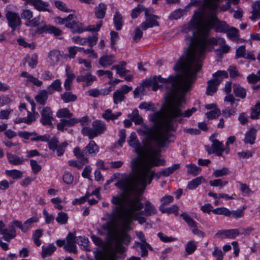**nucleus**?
<instances>
[{
	"mask_svg": "<svg viewBox=\"0 0 260 260\" xmlns=\"http://www.w3.org/2000/svg\"><path fill=\"white\" fill-rule=\"evenodd\" d=\"M174 70L180 71L181 73L176 76L171 75L168 78L155 76L152 78L151 86L154 91L158 88H165L166 107L165 111L167 120L165 127L169 129L174 128L172 124L173 121H180L181 117H189L197 111V108L193 107L183 111V93L190 89L191 84L196 80L195 72L192 71L183 56L178 60Z\"/></svg>",
	"mask_w": 260,
	"mask_h": 260,
	"instance_id": "nucleus-1",
	"label": "nucleus"
},
{
	"mask_svg": "<svg viewBox=\"0 0 260 260\" xmlns=\"http://www.w3.org/2000/svg\"><path fill=\"white\" fill-rule=\"evenodd\" d=\"M113 197L111 203L115 205L112 208V217L113 220L119 219L123 222V227L125 230H131V224L134 220H137L142 224L146 221L144 217L138 215L137 211H140L144 207L141 203V198L137 196L135 198H123Z\"/></svg>",
	"mask_w": 260,
	"mask_h": 260,
	"instance_id": "nucleus-2",
	"label": "nucleus"
},
{
	"mask_svg": "<svg viewBox=\"0 0 260 260\" xmlns=\"http://www.w3.org/2000/svg\"><path fill=\"white\" fill-rule=\"evenodd\" d=\"M207 37L201 35L196 37L193 32L191 36L186 37L190 42L186 55L183 57L192 71L195 72L196 76L202 68L201 61L207 47L217 44L221 46L225 43L224 39L222 38H208Z\"/></svg>",
	"mask_w": 260,
	"mask_h": 260,
	"instance_id": "nucleus-3",
	"label": "nucleus"
},
{
	"mask_svg": "<svg viewBox=\"0 0 260 260\" xmlns=\"http://www.w3.org/2000/svg\"><path fill=\"white\" fill-rule=\"evenodd\" d=\"M127 142L130 146L135 148L136 152L141 156L133 159L131 161V168L137 169L139 175L146 174L153 167L165 165V160L158 158L160 155L159 151L151 148L144 150L139 145L135 132L131 134Z\"/></svg>",
	"mask_w": 260,
	"mask_h": 260,
	"instance_id": "nucleus-4",
	"label": "nucleus"
},
{
	"mask_svg": "<svg viewBox=\"0 0 260 260\" xmlns=\"http://www.w3.org/2000/svg\"><path fill=\"white\" fill-rule=\"evenodd\" d=\"M151 119L155 123H158V127L157 130L153 132V129L151 127L143 126L140 132L144 135L151 137V140L155 143L156 146L159 148H162L166 146L170 142L172 141L169 140L172 137H174V135L170 133L171 131H175L176 127L174 123L178 122L181 123L183 121V118L181 117V120H174L172 122L173 126V129H169L165 127L167 123V118L166 116V111H165L163 115V120L161 121L162 118V114L160 111L156 112L150 115Z\"/></svg>",
	"mask_w": 260,
	"mask_h": 260,
	"instance_id": "nucleus-5",
	"label": "nucleus"
},
{
	"mask_svg": "<svg viewBox=\"0 0 260 260\" xmlns=\"http://www.w3.org/2000/svg\"><path fill=\"white\" fill-rule=\"evenodd\" d=\"M135 173V178L133 180L126 179L118 181L115 186L123 190L125 193H121L118 197H121L123 194L124 198H135L137 196L141 197L142 192L145 189L147 184H150L154 175V171L149 170L144 175H139L136 169L132 168Z\"/></svg>",
	"mask_w": 260,
	"mask_h": 260,
	"instance_id": "nucleus-6",
	"label": "nucleus"
},
{
	"mask_svg": "<svg viewBox=\"0 0 260 260\" xmlns=\"http://www.w3.org/2000/svg\"><path fill=\"white\" fill-rule=\"evenodd\" d=\"M206 5L211 12L208 15L206 21L198 20L195 24V28L199 35L208 36L212 28H215L217 32H225L229 27L225 21H220L217 17L215 11L218 8V4L220 0L216 3L217 8L215 9L209 8L207 0H205Z\"/></svg>",
	"mask_w": 260,
	"mask_h": 260,
	"instance_id": "nucleus-7",
	"label": "nucleus"
},
{
	"mask_svg": "<svg viewBox=\"0 0 260 260\" xmlns=\"http://www.w3.org/2000/svg\"><path fill=\"white\" fill-rule=\"evenodd\" d=\"M112 211L111 212V213L109 214L108 216L109 220L111 221V223L116 227H118L119 228L120 234L119 235H117L116 237L115 240H116V249H111L110 250H108L106 251L104 254L106 253L111 251V250H115L116 252L118 251L122 252L123 247L122 246V243L123 242H129L131 241V237L128 234H127V232L129 231L130 230H125L123 227V222L122 221H121L119 219H112Z\"/></svg>",
	"mask_w": 260,
	"mask_h": 260,
	"instance_id": "nucleus-8",
	"label": "nucleus"
},
{
	"mask_svg": "<svg viewBox=\"0 0 260 260\" xmlns=\"http://www.w3.org/2000/svg\"><path fill=\"white\" fill-rule=\"evenodd\" d=\"M213 79L208 81L206 93L212 95L217 90V87L223 78L228 77V73L225 71H218L213 74Z\"/></svg>",
	"mask_w": 260,
	"mask_h": 260,
	"instance_id": "nucleus-9",
	"label": "nucleus"
},
{
	"mask_svg": "<svg viewBox=\"0 0 260 260\" xmlns=\"http://www.w3.org/2000/svg\"><path fill=\"white\" fill-rule=\"evenodd\" d=\"M103 24L102 21H100L96 25H90L86 28H84L82 24L79 21H73L71 22H68L66 24V26L71 29L73 33H82L84 31H98Z\"/></svg>",
	"mask_w": 260,
	"mask_h": 260,
	"instance_id": "nucleus-10",
	"label": "nucleus"
},
{
	"mask_svg": "<svg viewBox=\"0 0 260 260\" xmlns=\"http://www.w3.org/2000/svg\"><path fill=\"white\" fill-rule=\"evenodd\" d=\"M5 17L8 21V26L12 28L13 31L21 25V18L18 13L12 11L7 10L6 11Z\"/></svg>",
	"mask_w": 260,
	"mask_h": 260,
	"instance_id": "nucleus-11",
	"label": "nucleus"
},
{
	"mask_svg": "<svg viewBox=\"0 0 260 260\" xmlns=\"http://www.w3.org/2000/svg\"><path fill=\"white\" fill-rule=\"evenodd\" d=\"M132 90V87L126 85H123L120 88L117 89L113 95V103L118 104L124 101L125 95Z\"/></svg>",
	"mask_w": 260,
	"mask_h": 260,
	"instance_id": "nucleus-12",
	"label": "nucleus"
},
{
	"mask_svg": "<svg viewBox=\"0 0 260 260\" xmlns=\"http://www.w3.org/2000/svg\"><path fill=\"white\" fill-rule=\"evenodd\" d=\"M41 122L44 125H51L53 120V112L49 107H44L41 112Z\"/></svg>",
	"mask_w": 260,
	"mask_h": 260,
	"instance_id": "nucleus-13",
	"label": "nucleus"
},
{
	"mask_svg": "<svg viewBox=\"0 0 260 260\" xmlns=\"http://www.w3.org/2000/svg\"><path fill=\"white\" fill-rule=\"evenodd\" d=\"M27 25L33 27L38 26V30L40 32H44V30H45V28L47 27V25L40 15L29 20Z\"/></svg>",
	"mask_w": 260,
	"mask_h": 260,
	"instance_id": "nucleus-14",
	"label": "nucleus"
},
{
	"mask_svg": "<svg viewBox=\"0 0 260 260\" xmlns=\"http://www.w3.org/2000/svg\"><path fill=\"white\" fill-rule=\"evenodd\" d=\"M78 122H79V120L76 118H70V119H61L57 123V127L58 130L63 132L65 126H72Z\"/></svg>",
	"mask_w": 260,
	"mask_h": 260,
	"instance_id": "nucleus-15",
	"label": "nucleus"
},
{
	"mask_svg": "<svg viewBox=\"0 0 260 260\" xmlns=\"http://www.w3.org/2000/svg\"><path fill=\"white\" fill-rule=\"evenodd\" d=\"M85 152V149L82 150L79 147H76L73 149V153L75 157L84 164L89 162L88 158L85 156L87 155Z\"/></svg>",
	"mask_w": 260,
	"mask_h": 260,
	"instance_id": "nucleus-16",
	"label": "nucleus"
},
{
	"mask_svg": "<svg viewBox=\"0 0 260 260\" xmlns=\"http://www.w3.org/2000/svg\"><path fill=\"white\" fill-rule=\"evenodd\" d=\"M76 80L77 82H85L86 83L83 85L84 87H85L91 85L96 80V77L88 73L85 75L77 76Z\"/></svg>",
	"mask_w": 260,
	"mask_h": 260,
	"instance_id": "nucleus-17",
	"label": "nucleus"
},
{
	"mask_svg": "<svg viewBox=\"0 0 260 260\" xmlns=\"http://www.w3.org/2000/svg\"><path fill=\"white\" fill-rule=\"evenodd\" d=\"M2 235L5 240L9 242L11 239L16 237V230L14 225L12 224L7 229H4Z\"/></svg>",
	"mask_w": 260,
	"mask_h": 260,
	"instance_id": "nucleus-18",
	"label": "nucleus"
},
{
	"mask_svg": "<svg viewBox=\"0 0 260 260\" xmlns=\"http://www.w3.org/2000/svg\"><path fill=\"white\" fill-rule=\"evenodd\" d=\"M85 154L94 156L99 151V147L94 141H90L85 147Z\"/></svg>",
	"mask_w": 260,
	"mask_h": 260,
	"instance_id": "nucleus-19",
	"label": "nucleus"
},
{
	"mask_svg": "<svg viewBox=\"0 0 260 260\" xmlns=\"http://www.w3.org/2000/svg\"><path fill=\"white\" fill-rule=\"evenodd\" d=\"M156 16H151L149 18H146L145 21L141 24V27L143 30L152 27L153 26H158V22L156 21Z\"/></svg>",
	"mask_w": 260,
	"mask_h": 260,
	"instance_id": "nucleus-20",
	"label": "nucleus"
},
{
	"mask_svg": "<svg viewBox=\"0 0 260 260\" xmlns=\"http://www.w3.org/2000/svg\"><path fill=\"white\" fill-rule=\"evenodd\" d=\"M61 82L59 79L54 80L48 87L47 91L49 94H53L55 91L60 92L61 90Z\"/></svg>",
	"mask_w": 260,
	"mask_h": 260,
	"instance_id": "nucleus-21",
	"label": "nucleus"
},
{
	"mask_svg": "<svg viewBox=\"0 0 260 260\" xmlns=\"http://www.w3.org/2000/svg\"><path fill=\"white\" fill-rule=\"evenodd\" d=\"M257 131L254 128H251L245 134L244 142L246 144H253L255 139Z\"/></svg>",
	"mask_w": 260,
	"mask_h": 260,
	"instance_id": "nucleus-22",
	"label": "nucleus"
},
{
	"mask_svg": "<svg viewBox=\"0 0 260 260\" xmlns=\"http://www.w3.org/2000/svg\"><path fill=\"white\" fill-rule=\"evenodd\" d=\"M233 92L236 96L244 99L246 95V90L240 84H233Z\"/></svg>",
	"mask_w": 260,
	"mask_h": 260,
	"instance_id": "nucleus-23",
	"label": "nucleus"
},
{
	"mask_svg": "<svg viewBox=\"0 0 260 260\" xmlns=\"http://www.w3.org/2000/svg\"><path fill=\"white\" fill-rule=\"evenodd\" d=\"M251 13L252 15L249 18L252 21H255L260 18V1L256 2L252 5V11Z\"/></svg>",
	"mask_w": 260,
	"mask_h": 260,
	"instance_id": "nucleus-24",
	"label": "nucleus"
},
{
	"mask_svg": "<svg viewBox=\"0 0 260 260\" xmlns=\"http://www.w3.org/2000/svg\"><path fill=\"white\" fill-rule=\"evenodd\" d=\"M92 126L98 136L103 133L106 129L105 123L101 120L93 121L92 123Z\"/></svg>",
	"mask_w": 260,
	"mask_h": 260,
	"instance_id": "nucleus-25",
	"label": "nucleus"
},
{
	"mask_svg": "<svg viewBox=\"0 0 260 260\" xmlns=\"http://www.w3.org/2000/svg\"><path fill=\"white\" fill-rule=\"evenodd\" d=\"M114 56L113 55L103 56L100 58L99 63L104 68L109 66L114 62Z\"/></svg>",
	"mask_w": 260,
	"mask_h": 260,
	"instance_id": "nucleus-26",
	"label": "nucleus"
},
{
	"mask_svg": "<svg viewBox=\"0 0 260 260\" xmlns=\"http://www.w3.org/2000/svg\"><path fill=\"white\" fill-rule=\"evenodd\" d=\"M107 6L104 3H100L98 7L95 8V16L98 19L103 18L106 14Z\"/></svg>",
	"mask_w": 260,
	"mask_h": 260,
	"instance_id": "nucleus-27",
	"label": "nucleus"
},
{
	"mask_svg": "<svg viewBox=\"0 0 260 260\" xmlns=\"http://www.w3.org/2000/svg\"><path fill=\"white\" fill-rule=\"evenodd\" d=\"M48 92L46 90L41 91L39 93L36 95L35 99L36 101L41 105H44L48 98Z\"/></svg>",
	"mask_w": 260,
	"mask_h": 260,
	"instance_id": "nucleus-28",
	"label": "nucleus"
},
{
	"mask_svg": "<svg viewBox=\"0 0 260 260\" xmlns=\"http://www.w3.org/2000/svg\"><path fill=\"white\" fill-rule=\"evenodd\" d=\"M56 248L53 244H50L48 246H42L41 255L43 258L51 255L56 250Z\"/></svg>",
	"mask_w": 260,
	"mask_h": 260,
	"instance_id": "nucleus-29",
	"label": "nucleus"
},
{
	"mask_svg": "<svg viewBox=\"0 0 260 260\" xmlns=\"http://www.w3.org/2000/svg\"><path fill=\"white\" fill-rule=\"evenodd\" d=\"M61 99L66 103L73 102L77 100V96L71 92L66 91L60 95Z\"/></svg>",
	"mask_w": 260,
	"mask_h": 260,
	"instance_id": "nucleus-30",
	"label": "nucleus"
},
{
	"mask_svg": "<svg viewBox=\"0 0 260 260\" xmlns=\"http://www.w3.org/2000/svg\"><path fill=\"white\" fill-rule=\"evenodd\" d=\"M113 22L116 30H119L121 29L123 25L122 18L118 12H116L114 15Z\"/></svg>",
	"mask_w": 260,
	"mask_h": 260,
	"instance_id": "nucleus-31",
	"label": "nucleus"
},
{
	"mask_svg": "<svg viewBox=\"0 0 260 260\" xmlns=\"http://www.w3.org/2000/svg\"><path fill=\"white\" fill-rule=\"evenodd\" d=\"M145 215L151 216L152 214H154L156 213L157 210L155 207L152 205L150 201H147L145 202Z\"/></svg>",
	"mask_w": 260,
	"mask_h": 260,
	"instance_id": "nucleus-32",
	"label": "nucleus"
},
{
	"mask_svg": "<svg viewBox=\"0 0 260 260\" xmlns=\"http://www.w3.org/2000/svg\"><path fill=\"white\" fill-rule=\"evenodd\" d=\"M8 158L9 162L14 165L22 164L25 160L24 158H20L16 155L11 154H8Z\"/></svg>",
	"mask_w": 260,
	"mask_h": 260,
	"instance_id": "nucleus-33",
	"label": "nucleus"
},
{
	"mask_svg": "<svg viewBox=\"0 0 260 260\" xmlns=\"http://www.w3.org/2000/svg\"><path fill=\"white\" fill-rule=\"evenodd\" d=\"M82 133L84 136H88L90 139L98 136L96 133L94 128L89 127H84L81 130Z\"/></svg>",
	"mask_w": 260,
	"mask_h": 260,
	"instance_id": "nucleus-34",
	"label": "nucleus"
},
{
	"mask_svg": "<svg viewBox=\"0 0 260 260\" xmlns=\"http://www.w3.org/2000/svg\"><path fill=\"white\" fill-rule=\"evenodd\" d=\"M128 116L131 121H134L136 124H139L143 121V118L139 115L137 109L134 110L133 113L129 114Z\"/></svg>",
	"mask_w": 260,
	"mask_h": 260,
	"instance_id": "nucleus-35",
	"label": "nucleus"
},
{
	"mask_svg": "<svg viewBox=\"0 0 260 260\" xmlns=\"http://www.w3.org/2000/svg\"><path fill=\"white\" fill-rule=\"evenodd\" d=\"M188 168L187 173L194 176L198 175L201 171V169L194 164H190L186 166Z\"/></svg>",
	"mask_w": 260,
	"mask_h": 260,
	"instance_id": "nucleus-36",
	"label": "nucleus"
},
{
	"mask_svg": "<svg viewBox=\"0 0 260 260\" xmlns=\"http://www.w3.org/2000/svg\"><path fill=\"white\" fill-rule=\"evenodd\" d=\"M203 181H205V179L203 177H197L188 182L187 188L189 189H194L201 184Z\"/></svg>",
	"mask_w": 260,
	"mask_h": 260,
	"instance_id": "nucleus-37",
	"label": "nucleus"
},
{
	"mask_svg": "<svg viewBox=\"0 0 260 260\" xmlns=\"http://www.w3.org/2000/svg\"><path fill=\"white\" fill-rule=\"evenodd\" d=\"M72 116L73 114L66 108L59 109L56 113V116L58 118L65 117L70 118Z\"/></svg>",
	"mask_w": 260,
	"mask_h": 260,
	"instance_id": "nucleus-38",
	"label": "nucleus"
},
{
	"mask_svg": "<svg viewBox=\"0 0 260 260\" xmlns=\"http://www.w3.org/2000/svg\"><path fill=\"white\" fill-rule=\"evenodd\" d=\"M56 221L60 224H64L68 222V216L66 213L60 211L58 213L57 216L56 218Z\"/></svg>",
	"mask_w": 260,
	"mask_h": 260,
	"instance_id": "nucleus-39",
	"label": "nucleus"
},
{
	"mask_svg": "<svg viewBox=\"0 0 260 260\" xmlns=\"http://www.w3.org/2000/svg\"><path fill=\"white\" fill-rule=\"evenodd\" d=\"M260 115V102H258L251 109L250 117L253 119H257Z\"/></svg>",
	"mask_w": 260,
	"mask_h": 260,
	"instance_id": "nucleus-40",
	"label": "nucleus"
},
{
	"mask_svg": "<svg viewBox=\"0 0 260 260\" xmlns=\"http://www.w3.org/2000/svg\"><path fill=\"white\" fill-rule=\"evenodd\" d=\"M227 36L232 40L237 39L239 38L238 30L235 27L228 28L226 31Z\"/></svg>",
	"mask_w": 260,
	"mask_h": 260,
	"instance_id": "nucleus-41",
	"label": "nucleus"
},
{
	"mask_svg": "<svg viewBox=\"0 0 260 260\" xmlns=\"http://www.w3.org/2000/svg\"><path fill=\"white\" fill-rule=\"evenodd\" d=\"M117 257L116 252L115 250H111L104 254L102 256L101 260H117Z\"/></svg>",
	"mask_w": 260,
	"mask_h": 260,
	"instance_id": "nucleus-42",
	"label": "nucleus"
},
{
	"mask_svg": "<svg viewBox=\"0 0 260 260\" xmlns=\"http://www.w3.org/2000/svg\"><path fill=\"white\" fill-rule=\"evenodd\" d=\"M6 174L13 179H19L22 177V172L17 170H7Z\"/></svg>",
	"mask_w": 260,
	"mask_h": 260,
	"instance_id": "nucleus-43",
	"label": "nucleus"
},
{
	"mask_svg": "<svg viewBox=\"0 0 260 260\" xmlns=\"http://www.w3.org/2000/svg\"><path fill=\"white\" fill-rule=\"evenodd\" d=\"M213 213L216 214L223 215L226 216H231V211L226 208H217L212 210Z\"/></svg>",
	"mask_w": 260,
	"mask_h": 260,
	"instance_id": "nucleus-44",
	"label": "nucleus"
},
{
	"mask_svg": "<svg viewBox=\"0 0 260 260\" xmlns=\"http://www.w3.org/2000/svg\"><path fill=\"white\" fill-rule=\"evenodd\" d=\"M48 32L50 34H53L55 36H58L61 35V30L53 26L49 25L45 28L44 32Z\"/></svg>",
	"mask_w": 260,
	"mask_h": 260,
	"instance_id": "nucleus-45",
	"label": "nucleus"
},
{
	"mask_svg": "<svg viewBox=\"0 0 260 260\" xmlns=\"http://www.w3.org/2000/svg\"><path fill=\"white\" fill-rule=\"evenodd\" d=\"M62 179L65 183L70 185L73 182L74 176L72 175L71 173L69 172H66L62 176Z\"/></svg>",
	"mask_w": 260,
	"mask_h": 260,
	"instance_id": "nucleus-46",
	"label": "nucleus"
},
{
	"mask_svg": "<svg viewBox=\"0 0 260 260\" xmlns=\"http://www.w3.org/2000/svg\"><path fill=\"white\" fill-rule=\"evenodd\" d=\"M230 170L227 168H223L220 170H216L213 174L216 177H222L230 174Z\"/></svg>",
	"mask_w": 260,
	"mask_h": 260,
	"instance_id": "nucleus-47",
	"label": "nucleus"
},
{
	"mask_svg": "<svg viewBox=\"0 0 260 260\" xmlns=\"http://www.w3.org/2000/svg\"><path fill=\"white\" fill-rule=\"evenodd\" d=\"M138 244L140 246V249L141 250V256L144 257L148 255V250L147 248H149L150 250H152V248L151 246L147 243V245H146L144 243H140V242L138 243Z\"/></svg>",
	"mask_w": 260,
	"mask_h": 260,
	"instance_id": "nucleus-48",
	"label": "nucleus"
},
{
	"mask_svg": "<svg viewBox=\"0 0 260 260\" xmlns=\"http://www.w3.org/2000/svg\"><path fill=\"white\" fill-rule=\"evenodd\" d=\"M182 218L187 222L189 226L191 227L196 226V223L188 215L183 213L181 215Z\"/></svg>",
	"mask_w": 260,
	"mask_h": 260,
	"instance_id": "nucleus-49",
	"label": "nucleus"
},
{
	"mask_svg": "<svg viewBox=\"0 0 260 260\" xmlns=\"http://www.w3.org/2000/svg\"><path fill=\"white\" fill-rule=\"evenodd\" d=\"M196 248L197 246L194 242L190 241L186 244L185 251L188 254H190L196 250Z\"/></svg>",
	"mask_w": 260,
	"mask_h": 260,
	"instance_id": "nucleus-50",
	"label": "nucleus"
},
{
	"mask_svg": "<svg viewBox=\"0 0 260 260\" xmlns=\"http://www.w3.org/2000/svg\"><path fill=\"white\" fill-rule=\"evenodd\" d=\"M111 69L112 70L115 69L116 70V73L120 76H123L129 72V71L126 70L125 68H120V65L113 66L112 67Z\"/></svg>",
	"mask_w": 260,
	"mask_h": 260,
	"instance_id": "nucleus-51",
	"label": "nucleus"
},
{
	"mask_svg": "<svg viewBox=\"0 0 260 260\" xmlns=\"http://www.w3.org/2000/svg\"><path fill=\"white\" fill-rule=\"evenodd\" d=\"M185 11L183 10L178 9L173 12L170 16V18L172 19H177L182 17Z\"/></svg>",
	"mask_w": 260,
	"mask_h": 260,
	"instance_id": "nucleus-52",
	"label": "nucleus"
},
{
	"mask_svg": "<svg viewBox=\"0 0 260 260\" xmlns=\"http://www.w3.org/2000/svg\"><path fill=\"white\" fill-rule=\"evenodd\" d=\"M38 218L36 217H32L28 219H27L24 222V225L25 228V232L27 231V230L30 228L31 226V224L33 223L37 222L38 221Z\"/></svg>",
	"mask_w": 260,
	"mask_h": 260,
	"instance_id": "nucleus-53",
	"label": "nucleus"
},
{
	"mask_svg": "<svg viewBox=\"0 0 260 260\" xmlns=\"http://www.w3.org/2000/svg\"><path fill=\"white\" fill-rule=\"evenodd\" d=\"M144 10V8L142 5H138V7L133 10L131 16L133 19L136 18L139 14Z\"/></svg>",
	"mask_w": 260,
	"mask_h": 260,
	"instance_id": "nucleus-54",
	"label": "nucleus"
},
{
	"mask_svg": "<svg viewBox=\"0 0 260 260\" xmlns=\"http://www.w3.org/2000/svg\"><path fill=\"white\" fill-rule=\"evenodd\" d=\"M86 40H87L88 46L92 47L97 43L98 40V34L96 33L92 36H89L87 38H86Z\"/></svg>",
	"mask_w": 260,
	"mask_h": 260,
	"instance_id": "nucleus-55",
	"label": "nucleus"
},
{
	"mask_svg": "<svg viewBox=\"0 0 260 260\" xmlns=\"http://www.w3.org/2000/svg\"><path fill=\"white\" fill-rule=\"evenodd\" d=\"M246 54V48L244 45L240 46L236 49L235 58L243 57Z\"/></svg>",
	"mask_w": 260,
	"mask_h": 260,
	"instance_id": "nucleus-56",
	"label": "nucleus"
},
{
	"mask_svg": "<svg viewBox=\"0 0 260 260\" xmlns=\"http://www.w3.org/2000/svg\"><path fill=\"white\" fill-rule=\"evenodd\" d=\"M212 147L213 148L212 151H216L224 149V146L222 143L219 141L217 139H213L212 140Z\"/></svg>",
	"mask_w": 260,
	"mask_h": 260,
	"instance_id": "nucleus-57",
	"label": "nucleus"
},
{
	"mask_svg": "<svg viewBox=\"0 0 260 260\" xmlns=\"http://www.w3.org/2000/svg\"><path fill=\"white\" fill-rule=\"evenodd\" d=\"M30 162L32 172L34 174H36L41 171L42 167L40 165L38 164L36 160L31 159Z\"/></svg>",
	"mask_w": 260,
	"mask_h": 260,
	"instance_id": "nucleus-58",
	"label": "nucleus"
},
{
	"mask_svg": "<svg viewBox=\"0 0 260 260\" xmlns=\"http://www.w3.org/2000/svg\"><path fill=\"white\" fill-rule=\"evenodd\" d=\"M157 236L161 241L165 243L173 242L176 240V238L172 237H167L161 232L158 233Z\"/></svg>",
	"mask_w": 260,
	"mask_h": 260,
	"instance_id": "nucleus-59",
	"label": "nucleus"
},
{
	"mask_svg": "<svg viewBox=\"0 0 260 260\" xmlns=\"http://www.w3.org/2000/svg\"><path fill=\"white\" fill-rule=\"evenodd\" d=\"M110 36L111 47L113 48L119 39V35L118 32L112 30L110 32Z\"/></svg>",
	"mask_w": 260,
	"mask_h": 260,
	"instance_id": "nucleus-60",
	"label": "nucleus"
},
{
	"mask_svg": "<svg viewBox=\"0 0 260 260\" xmlns=\"http://www.w3.org/2000/svg\"><path fill=\"white\" fill-rule=\"evenodd\" d=\"M220 114V111L216 109L209 112L206 113V115L209 119H214L217 118Z\"/></svg>",
	"mask_w": 260,
	"mask_h": 260,
	"instance_id": "nucleus-61",
	"label": "nucleus"
},
{
	"mask_svg": "<svg viewBox=\"0 0 260 260\" xmlns=\"http://www.w3.org/2000/svg\"><path fill=\"white\" fill-rule=\"evenodd\" d=\"M230 76L231 78H236L238 76H241V75L238 73V71L235 66H230L228 69Z\"/></svg>",
	"mask_w": 260,
	"mask_h": 260,
	"instance_id": "nucleus-62",
	"label": "nucleus"
},
{
	"mask_svg": "<svg viewBox=\"0 0 260 260\" xmlns=\"http://www.w3.org/2000/svg\"><path fill=\"white\" fill-rule=\"evenodd\" d=\"M47 141L48 142L49 148L51 150L54 151L58 146V141L55 137L52 138L50 140L49 139Z\"/></svg>",
	"mask_w": 260,
	"mask_h": 260,
	"instance_id": "nucleus-63",
	"label": "nucleus"
},
{
	"mask_svg": "<svg viewBox=\"0 0 260 260\" xmlns=\"http://www.w3.org/2000/svg\"><path fill=\"white\" fill-rule=\"evenodd\" d=\"M68 145V144L66 142H64L58 146L57 148L55 149L57 151L58 156H60L63 155L65 149Z\"/></svg>",
	"mask_w": 260,
	"mask_h": 260,
	"instance_id": "nucleus-64",
	"label": "nucleus"
}]
</instances>
